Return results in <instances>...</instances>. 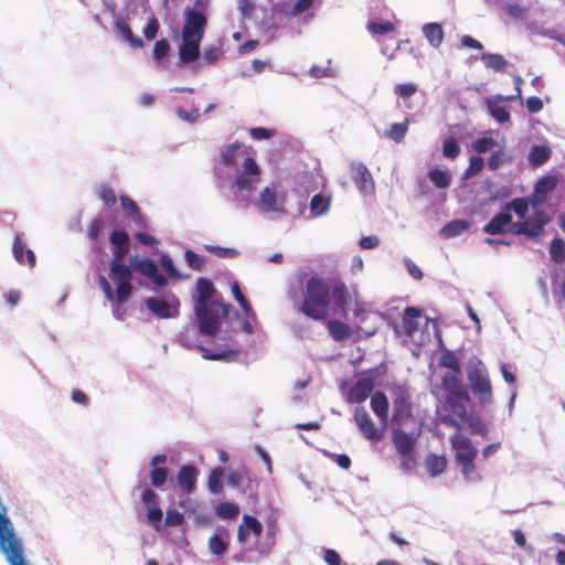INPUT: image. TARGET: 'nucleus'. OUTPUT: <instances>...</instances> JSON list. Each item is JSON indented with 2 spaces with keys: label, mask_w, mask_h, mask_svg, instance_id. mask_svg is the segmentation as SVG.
Here are the masks:
<instances>
[{
  "label": "nucleus",
  "mask_w": 565,
  "mask_h": 565,
  "mask_svg": "<svg viewBox=\"0 0 565 565\" xmlns=\"http://www.w3.org/2000/svg\"><path fill=\"white\" fill-rule=\"evenodd\" d=\"M214 184L222 198L235 209L254 205L260 214L287 215L286 198L275 188L265 186L256 200L260 168L241 142L223 146L213 166Z\"/></svg>",
  "instance_id": "nucleus-1"
},
{
  "label": "nucleus",
  "mask_w": 565,
  "mask_h": 565,
  "mask_svg": "<svg viewBox=\"0 0 565 565\" xmlns=\"http://www.w3.org/2000/svg\"><path fill=\"white\" fill-rule=\"evenodd\" d=\"M222 321L205 315L194 316V319L175 335L174 341L185 349H196L205 360L234 362L238 359L239 350H211L200 342V337H215L221 330Z\"/></svg>",
  "instance_id": "nucleus-2"
},
{
  "label": "nucleus",
  "mask_w": 565,
  "mask_h": 565,
  "mask_svg": "<svg viewBox=\"0 0 565 565\" xmlns=\"http://www.w3.org/2000/svg\"><path fill=\"white\" fill-rule=\"evenodd\" d=\"M330 305V285L319 275H312L305 284L303 299L298 311L312 320H323Z\"/></svg>",
  "instance_id": "nucleus-3"
},
{
  "label": "nucleus",
  "mask_w": 565,
  "mask_h": 565,
  "mask_svg": "<svg viewBox=\"0 0 565 565\" xmlns=\"http://www.w3.org/2000/svg\"><path fill=\"white\" fill-rule=\"evenodd\" d=\"M195 287L198 296L194 298V316L205 315L222 320L228 317L230 306L211 299L215 287L209 278H199Z\"/></svg>",
  "instance_id": "nucleus-4"
},
{
  "label": "nucleus",
  "mask_w": 565,
  "mask_h": 565,
  "mask_svg": "<svg viewBox=\"0 0 565 565\" xmlns=\"http://www.w3.org/2000/svg\"><path fill=\"white\" fill-rule=\"evenodd\" d=\"M467 379L470 391L478 398L481 406L493 402L492 386L488 371L480 359L472 356L467 364Z\"/></svg>",
  "instance_id": "nucleus-5"
},
{
  "label": "nucleus",
  "mask_w": 565,
  "mask_h": 565,
  "mask_svg": "<svg viewBox=\"0 0 565 565\" xmlns=\"http://www.w3.org/2000/svg\"><path fill=\"white\" fill-rule=\"evenodd\" d=\"M385 372L386 367L383 363L365 371L364 376L360 377L350 387L347 394V402L350 404H359L366 401L375 386L376 379L384 375Z\"/></svg>",
  "instance_id": "nucleus-6"
},
{
  "label": "nucleus",
  "mask_w": 565,
  "mask_h": 565,
  "mask_svg": "<svg viewBox=\"0 0 565 565\" xmlns=\"http://www.w3.org/2000/svg\"><path fill=\"white\" fill-rule=\"evenodd\" d=\"M132 268L124 260L110 262L109 277L116 285V297L118 301H128L132 295Z\"/></svg>",
  "instance_id": "nucleus-7"
},
{
  "label": "nucleus",
  "mask_w": 565,
  "mask_h": 565,
  "mask_svg": "<svg viewBox=\"0 0 565 565\" xmlns=\"http://www.w3.org/2000/svg\"><path fill=\"white\" fill-rule=\"evenodd\" d=\"M146 308L158 319H173L180 315V300L169 292L166 297H148L143 300Z\"/></svg>",
  "instance_id": "nucleus-8"
},
{
  "label": "nucleus",
  "mask_w": 565,
  "mask_h": 565,
  "mask_svg": "<svg viewBox=\"0 0 565 565\" xmlns=\"http://www.w3.org/2000/svg\"><path fill=\"white\" fill-rule=\"evenodd\" d=\"M207 25V18L196 7H188L184 10V24L182 35L203 39Z\"/></svg>",
  "instance_id": "nucleus-9"
},
{
  "label": "nucleus",
  "mask_w": 565,
  "mask_h": 565,
  "mask_svg": "<svg viewBox=\"0 0 565 565\" xmlns=\"http://www.w3.org/2000/svg\"><path fill=\"white\" fill-rule=\"evenodd\" d=\"M132 271L139 273L149 278L157 287H166L168 278L159 273L157 263L149 258L140 259L137 255L129 257Z\"/></svg>",
  "instance_id": "nucleus-10"
},
{
  "label": "nucleus",
  "mask_w": 565,
  "mask_h": 565,
  "mask_svg": "<svg viewBox=\"0 0 565 565\" xmlns=\"http://www.w3.org/2000/svg\"><path fill=\"white\" fill-rule=\"evenodd\" d=\"M450 443L456 451L455 459L457 465L475 461L478 450L468 437L456 433L451 436Z\"/></svg>",
  "instance_id": "nucleus-11"
},
{
  "label": "nucleus",
  "mask_w": 565,
  "mask_h": 565,
  "mask_svg": "<svg viewBox=\"0 0 565 565\" xmlns=\"http://www.w3.org/2000/svg\"><path fill=\"white\" fill-rule=\"evenodd\" d=\"M351 178L355 183L358 190L363 195H371L374 193L375 186L371 172L367 167L362 162L351 163Z\"/></svg>",
  "instance_id": "nucleus-12"
},
{
  "label": "nucleus",
  "mask_w": 565,
  "mask_h": 565,
  "mask_svg": "<svg viewBox=\"0 0 565 565\" xmlns=\"http://www.w3.org/2000/svg\"><path fill=\"white\" fill-rule=\"evenodd\" d=\"M167 460L166 454L156 455L150 459L149 478L153 488L161 489L168 481L169 469L164 467Z\"/></svg>",
  "instance_id": "nucleus-13"
},
{
  "label": "nucleus",
  "mask_w": 565,
  "mask_h": 565,
  "mask_svg": "<svg viewBox=\"0 0 565 565\" xmlns=\"http://www.w3.org/2000/svg\"><path fill=\"white\" fill-rule=\"evenodd\" d=\"M392 443L401 457L414 455L416 437H414L413 434L405 433L402 426L392 429Z\"/></svg>",
  "instance_id": "nucleus-14"
},
{
  "label": "nucleus",
  "mask_w": 565,
  "mask_h": 565,
  "mask_svg": "<svg viewBox=\"0 0 565 565\" xmlns=\"http://www.w3.org/2000/svg\"><path fill=\"white\" fill-rule=\"evenodd\" d=\"M113 258L111 262L124 260L130 249V237L125 230H114L109 234Z\"/></svg>",
  "instance_id": "nucleus-15"
},
{
  "label": "nucleus",
  "mask_w": 565,
  "mask_h": 565,
  "mask_svg": "<svg viewBox=\"0 0 565 565\" xmlns=\"http://www.w3.org/2000/svg\"><path fill=\"white\" fill-rule=\"evenodd\" d=\"M412 416L409 396L404 392H399L393 401L392 423L396 426H403Z\"/></svg>",
  "instance_id": "nucleus-16"
},
{
  "label": "nucleus",
  "mask_w": 565,
  "mask_h": 565,
  "mask_svg": "<svg viewBox=\"0 0 565 565\" xmlns=\"http://www.w3.org/2000/svg\"><path fill=\"white\" fill-rule=\"evenodd\" d=\"M202 39L182 35V43L179 45V65L194 63L200 57V44Z\"/></svg>",
  "instance_id": "nucleus-17"
},
{
  "label": "nucleus",
  "mask_w": 565,
  "mask_h": 565,
  "mask_svg": "<svg viewBox=\"0 0 565 565\" xmlns=\"http://www.w3.org/2000/svg\"><path fill=\"white\" fill-rule=\"evenodd\" d=\"M355 423L361 434L369 440H380L382 431L379 430L364 407H356L354 414Z\"/></svg>",
  "instance_id": "nucleus-18"
},
{
  "label": "nucleus",
  "mask_w": 565,
  "mask_h": 565,
  "mask_svg": "<svg viewBox=\"0 0 565 565\" xmlns=\"http://www.w3.org/2000/svg\"><path fill=\"white\" fill-rule=\"evenodd\" d=\"M550 215L542 210H536L534 213L525 217V237L536 239L545 230V226L550 223Z\"/></svg>",
  "instance_id": "nucleus-19"
},
{
  "label": "nucleus",
  "mask_w": 565,
  "mask_h": 565,
  "mask_svg": "<svg viewBox=\"0 0 565 565\" xmlns=\"http://www.w3.org/2000/svg\"><path fill=\"white\" fill-rule=\"evenodd\" d=\"M252 476L246 467L230 470L226 475V483L228 487L234 488L244 493H252Z\"/></svg>",
  "instance_id": "nucleus-20"
},
{
  "label": "nucleus",
  "mask_w": 565,
  "mask_h": 565,
  "mask_svg": "<svg viewBox=\"0 0 565 565\" xmlns=\"http://www.w3.org/2000/svg\"><path fill=\"white\" fill-rule=\"evenodd\" d=\"M512 98V96L505 97L498 95L495 99L487 98L486 100L489 115L500 125L509 122L511 116L508 106L499 102H505Z\"/></svg>",
  "instance_id": "nucleus-21"
},
{
  "label": "nucleus",
  "mask_w": 565,
  "mask_h": 565,
  "mask_svg": "<svg viewBox=\"0 0 565 565\" xmlns=\"http://www.w3.org/2000/svg\"><path fill=\"white\" fill-rule=\"evenodd\" d=\"M512 214L502 206L501 211L494 214L491 220L483 226V232L488 235H501L507 232L511 224Z\"/></svg>",
  "instance_id": "nucleus-22"
},
{
  "label": "nucleus",
  "mask_w": 565,
  "mask_h": 565,
  "mask_svg": "<svg viewBox=\"0 0 565 565\" xmlns=\"http://www.w3.org/2000/svg\"><path fill=\"white\" fill-rule=\"evenodd\" d=\"M459 375L460 374L455 372L445 374L441 381V385L447 392V396L470 399V395L467 388L463 386Z\"/></svg>",
  "instance_id": "nucleus-23"
},
{
  "label": "nucleus",
  "mask_w": 565,
  "mask_h": 565,
  "mask_svg": "<svg viewBox=\"0 0 565 565\" xmlns=\"http://www.w3.org/2000/svg\"><path fill=\"white\" fill-rule=\"evenodd\" d=\"M230 532L224 526L216 527L214 534L209 540V548L213 555L223 556L230 545Z\"/></svg>",
  "instance_id": "nucleus-24"
},
{
  "label": "nucleus",
  "mask_w": 565,
  "mask_h": 565,
  "mask_svg": "<svg viewBox=\"0 0 565 565\" xmlns=\"http://www.w3.org/2000/svg\"><path fill=\"white\" fill-rule=\"evenodd\" d=\"M199 470L193 465L181 466L177 479L179 487L186 493H192L195 489Z\"/></svg>",
  "instance_id": "nucleus-25"
},
{
  "label": "nucleus",
  "mask_w": 565,
  "mask_h": 565,
  "mask_svg": "<svg viewBox=\"0 0 565 565\" xmlns=\"http://www.w3.org/2000/svg\"><path fill=\"white\" fill-rule=\"evenodd\" d=\"M244 529L252 530L253 537L255 541L254 542L255 547L257 545H260L258 543V540H259L260 535L263 534L264 527H263V524L258 521V519H256L253 515H248V514L243 515V522L238 526V532H237V540L242 545H244V531H245Z\"/></svg>",
  "instance_id": "nucleus-26"
},
{
  "label": "nucleus",
  "mask_w": 565,
  "mask_h": 565,
  "mask_svg": "<svg viewBox=\"0 0 565 565\" xmlns=\"http://www.w3.org/2000/svg\"><path fill=\"white\" fill-rule=\"evenodd\" d=\"M115 30L117 34L129 43V45L134 49H142L145 46V42L141 38L135 35L125 19H117L115 21Z\"/></svg>",
  "instance_id": "nucleus-27"
},
{
  "label": "nucleus",
  "mask_w": 565,
  "mask_h": 565,
  "mask_svg": "<svg viewBox=\"0 0 565 565\" xmlns=\"http://www.w3.org/2000/svg\"><path fill=\"white\" fill-rule=\"evenodd\" d=\"M438 343L440 348V358H439V365L446 369H449L451 372H455L457 374H461V366L459 358L456 355V353L451 350H448L444 347L441 337L438 334Z\"/></svg>",
  "instance_id": "nucleus-28"
},
{
  "label": "nucleus",
  "mask_w": 565,
  "mask_h": 565,
  "mask_svg": "<svg viewBox=\"0 0 565 565\" xmlns=\"http://www.w3.org/2000/svg\"><path fill=\"white\" fill-rule=\"evenodd\" d=\"M334 303L340 310H345L350 302V295L345 285L342 281H337L334 285H330V301Z\"/></svg>",
  "instance_id": "nucleus-29"
},
{
  "label": "nucleus",
  "mask_w": 565,
  "mask_h": 565,
  "mask_svg": "<svg viewBox=\"0 0 565 565\" xmlns=\"http://www.w3.org/2000/svg\"><path fill=\"white\" fill-rule=\"evenodd\" d=\"M470 226L471 223L468 220H452L441 227L440 235L445 238H454L468 231Z\"/></svg>",
  "instance_id": "nucleus-30"
},
{
  "label": "nucleus",
  "mask_w": 565,
  "mask_h": 565,
  "mask_svg": "<svg viewBox=\"0 0 565 565\" xmlns=\"http://www.w3.org/2000/svg\"><path fill=\"white\" fill-rule=\"evenodd\" d=\"M388 399L382 392H376L371 397V408L373 413L385 424L388 416Z\"/></svg>",
  "instance_id": "nucleus-31"
},
{
  "label": "nucleus",
  "mask_w": 565,
  "mask_h": 565,
  "mask_svg": "<svg viewBox=\"0 0 565 565\" xmlns=\"http://www.w3.org/2000/svg\"><path fill=\"white\" fill-rule=\"evenodd\" d=\"M423 34L429 42V44L437 49L444 41V31L439 23L429 22L423 25Z\"/></svg>",
  "instance_id": "nucleus-32"
},
{
  "label": "nucleus",
  "mask_w": 565,
  "mask_h": 565,
  "mask_svg": "<svg viewBox=\"0 0 565 565\" xmlns=\"http://www.w3.org/2000/svg\"><path fill=\"white\" fill-rule=\"evenodd\" d=\"M470 399L447 396L445 401V409L450 411L461 422L469 415L467 404Z\"/></svg>",
  "instance_id": "nucleus-33"
},
{
  "label": "nucleus",
  "mask_w": 565,
  "mask_h": 565,
  "mask_svg": "<svg viewBox=\"0 0 565 565\" xmlns=\"http://www.w3.org/2000/svg\"><path fill=\"white\" fill-rule=\"evenodd\" d=\"M480 60L483 62L486 68L497 73L503 72L509 64L503 55L497 53H483L480 55Z\"/></svg>",
  "instance_id": "nucleus-34"
},
{
  "label": "nucleus",
  "mask_w": 565,
  "mask_h": 565,
  "mask_svg": "<svg viewBox=\"0 0 565 565\" xmlns=\"http://www.w3.org/2000/svg\"><path fill=\"white\" fill-rule=\"evenodd\" d=\"M330 196L317 193L310 200V213L312 216L324 215L330 209Z\"/></svg>",
  "instance_id": "nucleus-35"
},
{
  "label": "nucleus",
  "mask_w": 565,
  "mask_h": 565,
  "mask_svg": "<svg viewBox=\"0 0 565 565\" xmlns=\"http://www.w3.org/2000/svg\"><path fill=\"white\" fill-rule=\"evenodd\" d=\"M461 423L467 426L471 435L486 436L489 431L483 420L475 414H469Z\"/></svg>",
  "instance_id": "nucleus-36"
},
{
  "label": "nucleus",
  "mask_w": 565,
  "mask_h": 565,
  "mask_svg": "<svg viewBox=\"0 0 565 565\" xmlns=\"http://www.w3.org/2000/svg\"><path fill=\"white\" fill-rule=\"evenodd\" d=\"M552 151L547 146L534 145L529 153L531 164L539 167L544 164L551 157Z\"/></svg>",
  "instance_id": "nucleus-37"
},
{
  "label": "nucleus",
  "mask_w": 565,
  "mask_h": 565,
  "mask_svg": "<svg viewBox=\"0 0 565 565\" xmlns=\"http://www.w3.org/2000/svg\"><path fill=\"white\" fill-rule=\"evenodd\" d=\"M529 198H515L512 199L510 202L505 203L503 207L505 211L512 214L514 212L518 217L525 218L527 217V211H529Z\"/></svg>",
  "instance_id": "nucleus-38"
},
{
  "label": "nucleus",
  "mask_w": 565,
  "mask_h": 565,
  "mask_svg": "<svg viewBox=\"0 0 565 565\" xmlns=\"http://www.w3.org/2000/svg\"><path fill=\"white\" fill-rule=\"evenodd\" d=\"M328 330H329L330 335L335 341L347 340L351 335V329H350L349 324H347L342 321H339V320L329 321Z\"/></svg>",
  "instance_id": "nucleus-39"
},
{
  "label": "nucleus",
  "mask_w": 565,
  "mask_h": 565,
  "mask_svg": "<svg viewBox=\"0 0 565 565\" xmlns=\"http://www.w3.org/2000/svg\"><path fill=\"white\" fill-rule=\"evenodd\" d=\"M447 466L446 458L437 455H429L426 458V467L431 477L441 475Z\"/></svg>",
  "instance_id": "nucleus-40"
},
{
  "label": "nucleus",
  "mask_w": 565,
  "mask_h": 565,
  "mask_svg": "<svg viewBox=\"0 0 565 565\" xmlns=\"http://www.w3.org/2000/svg\"><path fill=\"white\" fill-rule=\"evenodd\" d=\"M224 477V469L222 467H215L211 469L209 478H207V489L213 494L221 493L222 487V478Z\"/></svg>",
  "instance_id": "nucleus-41"
},
{
  "label": "nucleus",
  "mask_w": 565,
  "mask_h": 565,
  "mask_svg": "<svg viewBox=\"0 0 565 565\" xmlns=\"http://www.w3.org/2000/svg\"><path fill=\"white\" fill-rule=\"evenodd\" d=\"M429 180L437 189H446L451 182V177L448 171L435 168L428 172Z\"/></svg>",
  "instance_id": "nucleus-42"
},
{
  "label": "nucleus",
  "mask_w": 565,
  "mask_h": 565,
  "mask_svg": "<svg viewBox=\"0 0 565 565\" xmlns=\"http://www.w3.org/2000/svg\"><path fill=\"white\" fill-rule=\"evenodd\" d=\"M557 182H558V180H557L556 175L547 174V175L541 177L536 181L534 189L540 194L548 196V194L557 186Z\"/></svg>",
  "instance_id": "nucleus-43"
},
{
  "label": "nucleus",
  "mask_w": 565,
  "mask_h": 565,
  "mask_svg": "<svg viewBox=\"0 0 565 565\" xmlns=\"http://www.w3.org/2000/svg\"><path fill=\"white\" fill-rule=\"evenodd\" d=\"M551 259L556 264L565 262V242L561 237H555L550 245Z\"/></svg>",
  "instance_id": "nucleus-44"
},
{
  "label": "nucleus",
  "mask_w": 565,
  "mask_h": 565,
  "mask_svg": "<svg viewBox=\"0 0 565 565\" xmlns=\"http://www.w3.org/2000/svg\"><path fill=\"white\" fill-rule=\"evenodd\" d=\"M238 513H239V508L234 502L225 501V502H221L216 507L217 516H220L221 519H224V520L235 519L238 515Z\"/></svg>",
  "instance_id": "nucleus-45"
},
{
  "label": "nucleus",
  "mask_w": 565,
  "mask_h": 565,
  "mask_svg": "<svg viewBox=\"0 0 565 565\" xmlns=\"http://www.w3.org/2000/svg\"><path fill=\"white\" fill-rule=\"evenodd\" d=\"M460 153V146L454 136H447L443 141V156L447 159H455Z\"/></svg>",
  "instance_id": "nucleus-46"
},
{
  "label": "nucleus",
  "mask_w": 565,
  "mask_h": 565,
  "mask_svg": "<svg viewBox=\"0 0 565 565\" xmlns=\"http://www.w3.org/2000/svg\"><path fill=\"white\" fill-rule=\"evenodd\" d=\"M408 130V120H405L404 122H396L391 126V128L386 131V136L395 141L396 143H399L404 140L406 134Z\"/></svg>",
  "instance_id": "nucleus-47"
},
{
  "label": "nucleus",
  "mask_w": 565,
  "mask_h": 565,
  "mask_svg": "<svg viewBox=\"0 0 565 565\" xmlns=\"http://www.w3.org/2000/svg\"><path fill=\"white\" fill-rule=\"evenodd\" d=\"M367 30L373 35H384L394 31V25L390 21L370 20L367 23Z\"/></svg>",
  "instance_id": "nucleus-48"
},
{
  "label": "nucleus",
  "mask_w": 565,
  "mask_h": 565,
  "mask_svg": "<svg viewBox=\"0 0 565 565\" xmlns=\"http://www.w3.org/2000/svg\"><path fill=\"white\" fill-rule=\"evenodd\" d=\"M184 260L186 265L196 271L202 270L204 264H205V257L203 255H200L195 253L194 250L186 248L184 252Z\"/></svg>",
  "instance_id": "nucleus-49"
},
{
  "label": "nucleus",
  "mask_w": 565,
  "mask_h": 565,
  "mask_svg": "<svg viewBox=\"0 0 565 565\" xmlns=\"http://www.w3.org/2000/svg\"><path fill=\"white\" fill-rule=\"evenodd\" d=\"M204 249L218 258H235L239 256L236 248L222 247L218 245H204Z\"/></svg>",
  "instance_id": "nucleus-50"
},
{
  "label": "nucleus",
  "mask_w": 565,
  "mask_h": 565,
  "mask_svg": "<svg viewBox=\"0 0 565 565\" xmlns=\"http://www.w3.org/2000/svg\"><path fill=\"white\" fill-rule=\"evenodd\" d=\"M191 105H192V107L190 110H188L183 107L175 108L177 117L180 120L185 121L188 124H194L198 120V118L200 117L199 107H196L194 105V100H192Z\"/></svg>",
  "instance_id": "nucleus-51"
},
{
  "label": "nucleus",
  "mask_w": 565,
  "mask_h": 565,
  "mask_svg": "<svg viewBox=\"0 0 565 565\" xmlns=\"http://www.w3.org/2000/svg\"><path fill=\"white\" fill-rule=\"evenodd\" d=\"M484 167V160L480 156H472L469 159V166L462 174V179L468 180L477 175Z\"/></svg>",
  "instance_id": "nucleus-52"
},
{
  "label": "nucleus",
  "mask_w": 565,
  "mask_h": 565,
  "mask_svg": "<svg viewBox=\"0 0 565 565\" xmlns=\"http://www.w3.org/2000/svg\"><path fill=\"white\" fill-rule=\"evenodd\" d=\"M461 468L462 476L467 482L477 483L481 481L482 477L478 472L475 461L458 465Z\"/></svg>",
  "instance_id": "nucleus-53"
},
{
  "label": "nucleus",
  "mask_w": 565,
  "mask_h": 565,
  "mask_svg": "<svg viewBox=\"0 0 565 565\" xmlns=\"http://www.w3.org/2000/svg\"><path fill=\"white\" fill-rule=\"evenodd\" d=\"M159 262L161 268L164 270L168 277L173 279L181 278L179 270L177 269L172 258L168 254L162 253L160 255Z\"/></svg>",
  "instance_id": "nucleus-54"
},
{
  "label": "nucleus",
  "mask_w": 565,
  "mask_h": 565,
  "mask_svg": "<svg viewBox=\"0 0 565 565\" xmlns=\"http://www.w3.org/2000/svg\"><path fill=\"white\" fill-rule=\"evenodd\" d=\"M497 146V142L491 137H481L472 142V149L478 153H486L491 151Z\"/></svg>",
  "instance_id": "nucleus-55"
},
{
  "label": "nucleus",
  "mask_w": 565,
  "mask_h": 565,
  "mask_svg": "<svg viewBox=\"0 0 565 565\" xmlns=\"http://www.w3.org/2000/svg\"><path fill=\"white\" fill-rule=\"evenodd\" d=\"M170 52V43L166 39L158 40L153 46V58L157 63H160Z\"/></svg>",
  "instance_id": "nucleus-56"
},
{
  "label": "nucleus",
  "mask_w": 565,
  "mask_h": 565,
  "mask_svg": "<svg viewBox=\"0 0 565 565\" xmlns=\"http://www.w3.org/2000/svg\"><path fill=\"white\" fill-rule=\"evenodd\" d=\"M104 226V220L102 216L95 217L88 228V237L93 242L94 248L97 247L98 236Z\"/></svg>",
  "instance_id": "nucleus-57"
},
{
  "label": "nucleus",
  "mask_w": 565,
  "mask_h": 565,
  "mask_svg": "<svg viewBox=\"0 0 565 565\" xmlns=\"http://www.w3.org/2000/svg\"><path fill=\"white\" fill-rule=\"evenodd\" d=\"M510 161V157H508L502 150H498L491 153L488 158V168L490 170H497L505 162Z\"/></svg>",
  "instance_id": "nucleus-58"
},
{
  "label": "nucleus",
  "mask_w": 565,
  "mask_h": 565,
  "mask_svg": "<svg viewBox=\"0 0 565 565\" xmlns=\"http://www.w3.org/2000/svg\"><path fill=\"white\" fill-rule=\"evenodd\" d=\"M159 28H160L159 20L154 15H151L148 19V22L146 23V25L143 26L142 33L147 40L151 41V40L156 39Z\"/></svg>",
  "instance_id": "nucleus-59"
},
{
  "label": "nucleus",
  "mask_w": 565,
  "mask_h": 565,
  "mask_svg": "<svg viewBox=\"0 0 565 565\" xmlns=\"http://www.w3.org/2000/svg\"><path fill=\"white\" fill-rule=\"evenodd\" d=\"M162 510L158 505L148 507L147 519L148 522L157 530L160 529L162 522Z\"/></svg>",
  "instance_id": "nucleus-60"
},
{
  "label": "nucleus",
  "mask_w": 565,
  "mask_h": 565,
  "mask_svg": "<svg viewBox=\"0 0 565 565\" xmlns=\"http://www.w3.org/2000/svg\"><path fill=\"white\" fill-rule=\"evenodd\" d=\"M321 554H322L323 561L328 565H348L347 563H344L342 561L341 556L339 555V553L335 550L322 547Z\"/></svg>",
  "instance_id": "nucleus-61"
},
{
  "label": "nucleus",
  "mask_w": 565,
  "mask_h": 565,
  "mask_svg": "<svg viewBox=\"0 0 565 565\" xmlns=\"http://www.w3.org/2000/svg\"><path fill=\"white\" fill-rule=\"evenodd\" d=\"M98 196L104 202V204L108 207L115 205L117 202V196H116L115 191L107 185H103L99 188Z\"/></svg>",
  "instance_id": "nucleus-62"
},
{
  "label": "nucleus",
  "mask_w": 565,
  "mask_h": 565,
  "mask_svg": "<svg viewBox=\"0 0 565 565\" xmlns=\"http://www.w3.org/2000/svg\"><path fill=\"white\" fill-rule=\"evenodd\" d=\"M224 53L221 47L210 46L206 47L203 54V62L207 65H212L216 63L221 57H223Z\"/></svg>",
  "instance_id": "nucleus-63"
},
{
  "label": "nucleus",
  "mask_w": 565,
  "mask_h": 565,
  "mask_svg": "<svg viewBox=\"0 0 565 565\" xmlns=\"http://www.w3.org/2000/svg\"><path fill=\"white\" fill-rule=\"evenodd\" d=\"M184 516L177 509L169 508L167 510L166 524L168 526H179L183 523Z\"/></svg>",
  "instance_id": "nucleus-64"
}]
</instances>
